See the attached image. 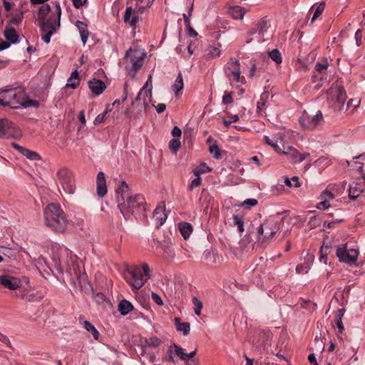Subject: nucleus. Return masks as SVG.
<instances>
[{"label": "nucleus", "instance_id": "338daca9", "mask_svg": "<svg viewBox=\"0 0 365 365\" xmlns=\"http://www.w3.org/2000/svg\"><path fill=\"white\" fill-rule=\"evenodd\" d=\"M174 353H175L174 348L173 347V346H170V348L168 350V360L170 361H173V362H175L174 357H173Z\"/></svg>", "mask_w": 365, "mask_h": 365}, {"label": "nucleus", "instance_id": "49530a36", "mask_svg": "<svg viewBox=\"0 0 365 365\" xmlns=\"http://www.w3.org/2000/svg\"><path fill=\"white\" fill-rule=\"evenodd\" d=\"M329 63L327 60H325L324 63L317 62L315 65V69L319 73H323L327 69Z\"/></svg>", "mask_w": 365, "mask_h": 365}, {"label": "nucleus", "instance_id": "0e129e2a", "mask_svg": "<svg viewBox=\"0 0 365 365\" xmlns=\"http://www.w3.org/2000/svg\"><path fill=\"white\" fill-rule=\"evenodd\" d=\"M361 38H362V31L360 29H358L355 33V39H356L357 46L360 45Z\"/></svg>", "mask_w": 365, "mask_h": 365}, {"label": "nucleus", "instance_id": "a878e982", "mask_svg": "<svg viewBox=\"0 0 365 365\" xmlns=\"http://www.w3.org/2000/svg\"><path fill=\"white\" fill-rule=\"evenodd\" d=\"M76 26H77L78 31L80 33L81 41L83 44L85 45L88 40L89 34L87 28V24L83 21H77L76 23Z\"/></svg>", "mask_w": 365, "mask_h": 365}, {"label": "nucleus", "instance_id": "f257e3e1", "mask_svg": "<svg viewBox=\"0 0 365 365\" xmlns=\"http://www.w3.org/2000/svg\"><path fill=\"white\" fill-rule=\"evenodd\" d=\"M56 15L53 14L50 18L46 19L47 15L51 11V6L48 4H43L38 13V19L39 20V27L42 31V40L48 43L51 36L60 27V20L61 15V9L59 3L56 4Z\"/></svg>", "mask_w": 365, "mask_h": 365}, {"label": "nucleus", "instance_id": "58836bf2", "mask_svg": "<svg viewBox=\"0 0 365 365\" xmlns=\"http://www.w3.org/2000/svg\"><path fill=\"white\" fill-rule=\"evenodd\" d=\"M268 56L277 64L282 63V56L280 52L277 49H273L268 52Z\"/></svg>", "mask_w": 365, "mask_h": 365}, {"label": "nucleus", "instance_id": "6e6552de", "mask_svg": "<svg viewBox=\"0 0 365 365\" xmlns=\"http://www.w3.org/2000/svg\"><path fill=\"white\" fill-rule=\"evenodd\" d=\"M336 255L341 262L346 263L349 265L356 264L359 250L356 249H348L346 244H341L336 247Z\"/></svg>", "mask_w": 365, "mask_h": 365}, {"label": "nucleus", "instance_id": "79ce46f5", "mask_svg": "<svg viewBox=\"0 0 365 365\" xmlns=\"http://www.w3.org/2000/svg\"><path fill=\"white\" fill-rule=\"evenodd\" d=\"M324 8H325V3L321 2L318 5L317 8L316 9V10L313 14L312 19L311 20V23L314 22V21L315 19H317L322 14V12L324 10Z\"/></svg>", "mask_w": 365, "mask_h": 365}, {"label": "nucleus", "instance_id": "3c124183", "mask_svg": "<svg viewBox=\"0 0 365 365\" xmlns=\"http://www.w3.org/2000/svg\"><path fill=\"white\" fill-rule=\"evenodd\" d=\"M108 110V108H106V110L104 111V113H101V114H99L94 120L93 121V124L95 125H99L101 124V123L103 122L104 119H105V117H106V115L107 114Z\"/></svg>", "mask_w": 365, "mask_h": 365}, {"label": "nucleus", "instance_id": "cd10ccee", "mask_svg": "<svg viewBox=\"0 0 365 365\" xmlns=\"http://www.w3.org/2000/svg\"><path fill=\"white\" fill-rule=\"evenodd\" d=\"M269 93L264 92L261 94L259 101L257 102V113L259 115H263L264 113V106L267 99L269 98Z\"/></svg>", "mask_w": 365, "mask_h": 365}, {"label": "nucleus", "instance_id": "6ab92c4d", "mask_svg": "<svg viewBox=\"0 0 365 365\" xmlns=\"http://www.w3.org/2000/svg\"><path fill=\"white\" fill-rule=\"evenodd\" d=\"M165 205L162 202L155 209L153 212V219L155 220L158 226L163 225L166 219L167 215L165 212Z\"/></svg>", "mask_w": 365, "mask_h": 365}, {"label": "nucleus", "instance_id": "423d86ee", "mask_svg": "<svg viewBox=\"0 0 365 365\" xmlns=\"http://www.w3.org/2000/svg\"><path fill=\"white\" fill-rule=\"evenodd\" d=\"M150 277V268L147 264L139 267H127L124 272L125 281L135 289H140Z\"/></svg>", "mask_w": 365, "mask_h": 365}, {"label": "nucleus", "instance_id": "a211bd4d", "mask_svg": "<svg viewBox=\"0 0 365 365\" xmlns=\"http://www.w3.org/2000/svg\"><path fill=\"white\" fill-rule=\"evenodd\" d=\"M123 20L125 23H129L130 26L135 29L137 24L141 21L142 19L136 14V11H133L131 7H128L125 10Z\"/></svg>", "mask_w": 365, "mask_h": 365}, {"label": "nucleus", "instance_id": "dca6fc26", "mask_svg": "<svg viewBox=\"0 0 365 365\" xmlns=\"http://www.w3.org/2000/svg\"><path fill=\"white\" fill-rule=\"evenodd\" d=\"M0 284L9 290H16L21 285L19 278L14 277L9 274L0 275Z\"/></svg>", "mask_w": 365, "mask_h": 365}, {"label": "nucleus", "instance_id": "4d7b16f0", "mask_svg": "<svg viewBox=\"0 0 365 365\" xmlns=\"http://www.w3.org/2000/svg\"><path fill=\"white\" fill-rule=\"evenodd\" d=\"M197 178H195L190 185V189L192 190L195 187H197L200 185L201 184V178L199 175H196Z\"/></svg>", "mask_w": 365, "mask_h": 365}, {"label": "nucleus", "instance_id": "f8f14e48", "mask_svg": "<svg viewBox=\"0 0 365 365\" xmlns=\"http://www.w3.org/2000/svg\"><path fill=\"white\" fill-rule=\"evenodd\" d=\"M269 26V21L266 17L260 19L256 24V31L252 32V35L255 36V38L257 39L258 42L264 41L266 39L269 38L267 30ZM254 38H252V40Z\"/></svg>", "mask_w": 365, "mask_h": 365}, {"label": "nucleus", "instance_id": "bf43d9fd", "mask_svg": "<svg viewBox=\"0 0 365 365\" xmlns=\"http://www.w3.org/2000/svg\"><path fill=\"white\" fill-rule=\"evenodd\" d=\"M239 120L238 115H234L230 120L224 119L223 123L226 127H228L232 122H237Z\"/></svg>", "mask_w": 365, "mask_h": 365}, {"label": "nucleus", "instance_id": "9d476101", "mask_svg": "<svg viewBox=\"0 0 365 365\" xmlns=\"http://www.w3.org/2000/svg\"><path fill=\"white\" fill-rule=\"evenodd\" d=\"M225 73L231 83H244L245 78L242 76L240 71V64L238 61H232L227 63L225 67Z\"/></svg>", "mask_w": 365, "mask_h": 365}, {"label": "nucleus", "instance_id": "c85d7f7f", "mask_svg": "<svg viewBox=\"0 0 365 365\" xmlns=\"http://www.w3.org/2000/svg\"><path fill=\"white\" fill-rule=\"evenodd\" d=\"M80 83V78L79 74L77 71V70L73 71L70 77L68 78L67 83H66V87H69L71 88H76Z\"/></svg>", "mask_w": 365, "mask_h": 365}, {"label": "nucleus", "instance_id": "473e14b6", "mask_svg": "<svg viewBox=\"0 0 365 365\" xmlns=\"http://www.w3.org/2000/svg\"><path fill=\"white\" fill-rule=\"evenodd\" d=\"M179 230L180 231L181 235L184 237L185 240H187L190 236V234L192 232V225L187 222H180L178 225Z\"/></svg>", "mask_w": 365, "mask_h": 365}, {"label": "nucleus", "instance_id": "9b49d317", "mask_svg": "<svg viewBox=\"0 0 365 365\" xmlns=\"http://www.w3.org/2000/svg\"><path fill=\"white\" fill-rule=\"evenodd\" d=\"M284 155L288 157L292 163H300L309 156L307 153H301L296 148L289 145H283L281 151Z\"/></svg>", "mask_w": 365, "mask_h": 365}, {"label": "nucleus", "instance_id": "c9c22d12", "mask_svg": "<svg viewBox=\"0 0 365 365\" xmlns=\"http://www.w3.org/2000/svg\"><path fill=\"white\" fill-rule=\"evenodd\" d=\"M183 88L184 83L182 76L181 73H179L175 81V83L173 86V90L175 93V94L178 95V93L183 89Z\"/></svg>", "mask_w": 365, "mask_h": 365}, {"label": "nucleus", "instance_id": "412c9836", "mask_svg": "<svg viewBox=\"0 0 365 365\" xmlns=\"http://www.w3.org/2000/svg\"><path fill=\"white\" fill-rule=\"evenodd\" d=\"M97 194L98 197H103L107 193V186L105 175L103 172H99L96 178Z\"/></svg>", "mask_w": 365, "mask_h": 365}, {"label": "nucleus", "instance_id": "e2e57ef3", "mask_svg": "<svg viewBox=\"0 0 365 365\" xmlns=\"http://www.w3.org/2000/svg\"><path fill=\"white\" fill-rule=\"evenodd\" d=\"M182 134L181 130L178 127L175 126L172 130V135L174 138H179Z\"/></svg>", "mask_w": 365, "mask_h": 365}, {"label": "nucleus", "instance_id": "c03bdc74", "mask_svg": "<svg viewBox=\"0 0 365 365\" xmlns=\"http://www.w3.org/2000/svg\"><path fill=\"white\" fill-rule=\"evenodd\" d=\"M180 146V141L179 138H173L169 143V148L173 153H176Z\"/></svg>", "mask_w": 365, "mask_h": 365}, {"label": "nucleus", "instance_id": "5fc2aeb1", "mask_svg": "<svg viewBox=\"0 0 365 365\" xmlns=\"http://www.w3.org/2000/svg\"><path fill=\"white\" fill-rule=\"evenodd\" d=\"M151 298L158 305H160V306H163V305L164 303H163V301L162 298L157 293L152 292L151 293Z\"/></svg>", "mask_w": 365, "mask_h": 365}, {"label": "nucleus", "instance_id": "680f3d73", "mask_svg": "<svg viewBox=\"0 0 365 365\" xmlns=\"http://www.w3.org/2000/svg\"><path fill=\"white\" fill-rule=\"evenodd\" d=\"M210 170H211L210 168L209 167L206 166L205 164H204L200 169L195 171V175H200V174H202L206 172H210Z\"/></svg>", "mask_w": 365, "mask_h": 365}, {"label": "nucleus", "instance_id": "6e6d98bb", "mask_svg": "<svg viewBox=\"0 0 365 365\" xmlns=\"http://www.w3.org/2000/svg\"><path fill=\"white\" fill-rule=\"evenodd\" d=\"M321 198L322 200H326L327 202H329V200L334 198V195L330 191L325 190L322 193Z\"/></svg>", "mask_w": 365, "mask_h": 365}, {"label": "nucleus", "instance_id": "aec40b11", "mask_svg": "<svg viewBox=\"0 0 365 365\" xmlns=\"http://www.w3.org/2000/svg\"><path fill=\"white\" fill-rule=\"evenodd\" d=\"M88 87L93 94L98 96L104 91L106 85L101 80L93 78L88 81Z\"/></svg>", "mask_w": 365, "mask_h": 365}, {"label": "nucleus", "instance_id": "13d9d810", "mask_svg": "<svg viewBox=\"0 0 365 365\" xmlns=\"http://www.w3.org/2000/svg\"><path fill=\"white\" fill-rule=\"evenodd\" d=\"M232 102V93L225 92L222 97V103L224 104L231 103Z\"/></svg>", "mask_w": 365, "mask_h": 365}, {"label": "nucleus", "instance_id": "72a5a7b5", "mask_svg": "<svg viewBox=\"0 0 365 365\" xmlns=\"http://www.w3.org/2000/svg\"><path fill=\"white\" fill-rule=\"evenodd\" d=\"M245 13V9L239 6L230 7L229 9V14L235 19H241L243 18Z\"/></svg>", "mask_w": 365, "mask_h": 365}, {"label": "nucleus", "instance_id": "20e7f679", "mask_svg": "<svg viewBox=\"0 0 365 365\" xmlns=\"http://www.w3.org/2000/svg\"><path fill=\"white\" fill-rule=\"evenodd\" d=\"M122 201L118 202V207L126 220L143 213L145 210V199L140 194H133L131 196H125Z\"/></svg>", "mask_w": 365, "mask_h": 365}, {"label": "nucleus", "instance_id": "864d4df0", "mask_svg": "<svg viewBox=\"0 0 365 365\" xmlns=\"http://www.w3.org/2000/svg\"><path fill=\"white\" fill-rule=\"evenodd\" d=\"M328 246H322L321 248V257H320V261L324 262V264H327V250H329Z\"/></svg>", "mask_w": 365, "mask_h": 365}, {"label": "nucleus", "instance_id": "5701e85b", "mask_svg": "<svg viewBox=\"0 0 365 365\" xmlns=\"http://www.w3.org/2000/svg\"><path fill=\"white\" fill-rule=\"evenodd\" d=\"M202 257L205 260L211 263H219L223 260L222 257L220 256L217 252L213 249L205 250Z\"/></svg>", "mask_w": 365, "mask_h": 365}, {"label": "nucleus", "instance_id": "774afa93", "mask_svg": "<svg viewBox=\"0 0 365 365\" xmlns=\"http://www.w3.org/2000/svg\"><path fill=\"white\" fill-rule=\"evenodd\" d=\"M166 108V106L164 103H158L157 106H155L156 111L158 113H163Z\"/></svg>", "mask_w": 365, "mask_h": 365}, {"label": "nucleus", "instance_id": "a19ab883", "mask_svg": "<svg viewBox=\"0 0 365 365\" xmlns=\"http://www.w3.org/2000/svg\"><path fill=\"white\" fill-rule=\"evenodd\" d=\"M209 151L215 159H220L221 158L220 150L215 143L210 145Z\"/></svg>", "mask_w": 365, "mask_h": 365}, {"label": "nucleus", "instance_id": "de8ad7c7", "mask_svg": "<svg viewBox=\"0 0 365 365\" xmlns=\"http://www.w3.org/2000/svg\"><path fill=\"white\" fill-rule=\"evenodd\" d=\"M315 348L319 351H323L324 349V342L320 336H316L314 339Z\"/></svg>", "mask_w": 365, "mask_h": 365}, {"label": "nucleus", "instance_id": "69168bd1", "mask_svg": "<svg viewBox=\"0 0 365 365\" xmlns=\"http://www.w3.org/2000/svg\"><path fill=\"white\" fill-rule=\"evenodd\" d=\"M282 182L283 183L287 185V187H294V184L292 183V180H290L289 178L287 177V176H284L282 178Z\"/></svg>", "mask_w": 365, "mask_h": 365}, {"label": "nucleus", "instance_id": "4c0bfd02", "mask_svg": "<svg viewBox=\"0 0 365 365\" xmlns=\"http://www.w3.org/2000/svg\"><path fill=\"white\" fill-rule=\"evenodd\" d=\"M162 250H163L164 254L167 257L174 258L175 256L174 250L172 248V245L170 242H168L161 246Z\"/></svg>", "mask_w": 365, "mask_h": 365}, {"label": "nucleus", "instance_id": "ddd939ff", "mask_svg": "<svg viewBox=\"0 0 365 365\" xmlns=\"http://www.w3.org/2000/svg\"><path fill=\"white\" fill-rule=\"evenodd\" d=\"M331 96L334 100L333 107L334 110H341L347 98L345 90L340 86H336L331 90Z\"/></svg>", "mask_w": 365, "mask_h": 365}, {"label": "nucleus", "instance_id": "7c9ffc66", "mask_svg": "<svg viewBox=\"0 0 365 365\" xmlns=\"http://www.w3.org/2000/svg\"><path fill=\"white\" fill-rule=\"evenodd\" d=\"M145 91V94L149 97L151 98L152 96V77L150 76L148 77V79L147 80L144 86L141 88L140 93H138L135 102H137L140 99V96L143 93V92Z\"/></svg>", "mask_w": 365, "mask_h": 365}, {"label": "nucleus", "instance_id": "f704fd0d", "mask_svg": "<svg viewBox=\"0 0 365 365\" xmlns=\"http://www.w3.org/2000/svg\"><path fill=\"white\" fill-rule=\"evenodd\" d=\"M4 36L10 43H14L18 41V35L14 28L9 27L4 30Z\"/></svg>", "mask_w": 365, "mask_h": 365}, {"label": "nucleus", "instance_id": "052dcab7", "mask_svg": "<svg viewBox=\"0 0 365 365\" xmlns=\"http://www.w3.org/2000/svg\"><path fill=\"white\" fill-rule=\"evenodd\" d=\"M330 206L329 202L326 200H322L320 202H319L317 205V207L319 210H325Z\"/></svg>", "mask_w": 365, "mask_h": 365}, {"label": "nucleus", "instance_id": "ea45409f", "mask_svg": "<svg viewBox=\"0 0 365 365\" xmlns=\"http://www.w3.org/2000/svg\"><path fill=\"white\" fill-rule=\"evenodd\" d=\"M192 303L194 305V312L195 314L197 316L201 314V310L202 309V302L196 297L192 298Z\"/></svg>", "mask_w": 365, "mask_h": 365}, {"label": "nucleus", "instance_id": "09e8293b", "mask_svg": "<svg viewBox=\"0 0 365 365\" xmlns=\"http://www.w3.org/2000/svg\"><path fill=\"white\" fill-rule=\"evenodd\" d=\"M221 51L218 47L211 46L209 48V54L212 58H216L220 56Z\"/></svg>", "mask_w": 365, "mask_h": 365}, {"label": "nucleus", "instance_id": "393cba45", "mask_svg": "<svg viewBox=\"0 0 365 365\" xmlns=\"http://www.w3.org/2000/svg\"><path fill=\"white\" fill-rule=\"evenodd\" d=\"M13 147L20 151L24 155H25L27 158L32 160H40L39 155L34 151H31L25 148H23L16 143H13Z\"/></svg>", "mask_w": 365, "mask_h": 365}, {"label": "nucleus", "instance_id": "2f4dec72", "mask_svg": "<svg viewBox=\"0 0 365 365\" xmlns=\"http://www.w3.org/2000/svg\"><path fill=\"white\" fill-rule=\"evenodd\" d=\"M133 309V304L125 299L121 300L118 304V311L122 315L128 314Z\"/></svg>", "mask_w": 365, "mask_h": 365}, {"label": "nucleus", "instance_id": "7ed1b4c3", "mask_svg": "<svg viewBox=\"0 0 365 365\" xmlns=\"http://www.w3.org/2000/svg\"><path fill=\"white\" fill-rule=\"evenodd\" d=\"M0 105L11 108H20L29 106L37 107L38 102L27 99L24 89L16 87L0 91Z\"/></svg>", "mask_w": 365, "mask_h": 365}, {"label": "nucleus", "instance_id": "8fccbe9b", "mask_svg": "<svg viewBox=\"0 0 365 365\" xmlns=\"http://www.w3.org/2000/svg\"><path fill=\"white\" fill-rule=\"evenodd\" d=\"M233 219L235 224L237 225L238 230L242 232L244 231L242 220L237 215H234Z\"/></svg>", "mask_w": 365, "mask_h": 365}, {"label": "nucleus", "instance_id": "f3484780", "mask_svg": "<svg viewBox=\"0 0 365 365\" xmlns=\"http://www.w3.org/2000/svg\"><path fill=\"white\" fill-rule=\"evenodd\" d=\"M126 58L130 61L135 70H138L141 68L143 53L140 51L130 48L126 52Z\"/></svg>", "mask_w": 365, "mask_h": 365}, {"label": "nucleus", "instance_id": "37998d69", "mask_svg": "<svg viewBox=\"0 0 365 365\" xmlns=\"http://www.w3.org/2000/svg\"><path fill=\"white\" fill-rule=\"evenodd\" d=\"M173 347L174 348L175 354L178 356L180 359L186 361L187 360V354L184 352L183 349L177 344H173Z\"/></svg>", "mask_w": 365, "mask_h": 365}, {"label": "nucleus", "instance_id": "4468645a", "mask_svg": "<svg viewBox=\"0 0 365 365\" xmlns=\"http://www.w3.org/2000/svg\"><path fill=\"white\" fill-rule=\"evenodd\" d=\"M19 133L16 125L7 118L0 119V138L17 135Z\"/></svg>", "mask_w": 365, "mask_h": 365}, {"label": "nucleus", "instance_id": "bb28decb", "mask_svg": "<svg viewBox=\"0 0 365 365\" xmlns=\"http://www.w3.org/2000/svg\"><path fill=\"white\" fill-rule=\"evenodd\" d=\"M117 192H118V197H117L118 202L120 201H122L123 200L122 198H124L125 196H131L134 194V193H130L129 192V187L125 181L121 182L120 185L118 187V188L117 190Z\"/></svg>", "mask_w": 365, "mask_h": 365}, {"label": "nucleus", "instance_id": "c756f323", "mask_svg": "<svg viewBox=\"0 0 365 365\" xmlns=\"http://www.w3.org/2000/svg\"><path fill=\"white\" fill-rule=\"evenodd\" d=\"M175 324L176 329L178 331H182L185 336H187L190 330V325L188 322H181L180 319L178 317L175 319Z\"/></svg>", "mask_w": 365, "mask_h": 365}, {"label": "nucleus", "instance_id": "4be33fe9", "mask_svg": "<svg viewBox=\"0 0 365 365\" xmlns=\"http://www.w3.org/2000/svg\"><path fill=\"white\" fill-rule=\"evenodd\" d=\"M77 282L78 287L82 292L86 294H91L93 291L92 287L88 280V277L86 274H79L77 277Z\"/></svg>", "mask_w": 365, "mask_h": 365}, {"label": "nucleus", "instance_id": "603ef678", "mask_svg": "<svg viewBox=\"0 0 365 365\" xmlns=\"http://www.w3.org/2000/svg\"><path fill=\"white\" fill-rule=\"evenodd\" d=\"M310 268V264L309 263H306L305 265L298 264L296 267V271L297 273H307L308 269Z\"/></svg>", "mask_w": 365, "mask_h": 365}, {"label": "nucleus", "instance_id": "f03ea898", "mask_svg": "<svg viewBox=\"0 0 365 365\" xmlns=\"http://www.w3.org/2000/svg\"><path fill=\"white\" fill-rule=\"evenodd\" d=\"M285 220V217H277L264 220L257 230L255 244L262 247L267 246L275 235L282 233V237H284L287 232V230H283L282 228L283 222Z\"/></svg>", "mask_w": 365, "mask_h": 365}, {"label": "nucleus", "instance_id": "2eb2a0df", "mask_svg": "<svg viewBox=\"0 0 365 365\" xmlns=\"http://www.w3.org/2000/svg\"><path fill=\"white\" fill-rule=\"evenodd\" d=\"M264 142L270 145L277 153H281L284 145V138L283 134L277 133L271 136H264Z\"/></svg>", "mask_w": 365, "mask_h": 365}, {"label": "nucleus", "instance_id": "0eeeda50", "mask_svg": "<svg viewBox=\"0 0 365 365\" xmlns=\"http://www.w3.org/2000/svg\"><path fill=\"white\" fill-rule=\"evenodd\" d=\"M56 182L61 193L72 194L74 192V184L72 173L66 168H61L56 174Z\"/></svg>", "mask_w": 365, "mask_h": 365}, {"label": "nucleus", "instance_id": "b1692460", "mask_svg": "<svg viewBox=\"0 0 365 365\" xmlns=\"http://www.w3.org/2000/svg\"><path fill=\"white\" fill-rule=\"evenodd\" d=\"M362 192L363 188L360 183L353 182L349 185V197L350 199H356Z\"/></svg>", "mask_w": 365, "mask_h": 365}, {"label": "nucleus", "instance_id": "e433bc0d", "mask_svg": "<svg viewBox=\"0 0 365 365\" xmlns=\"http://www.w3.org/2000/svg\"><path fill=\"white\" fill-rule=\"evenodd\" d=\"M84 328L89 332H91L96 340L98 339L99 332L95 328V327L90 323L88 321L83 322Z\"/></svg>", "mask_w": 365, "mask_h": 365}, {"label": "nucleus", "instance_id": "39448f33", "mask_svg": "<svg viewBox=\"0 0 365 365\" xmlns=\"http://www.w3.org/2000/svg\"><path fill=\"white\" fill-rule=\"evenodd\" d=\"M44 220L47 226L53 230L63 232L65 231L68 221L63 211L55 204H49L44 210Z\"/></svg>", "mask_w": 365, "mask_h": 365}, {"label": "nucleus", "instance_id": "a18cd8bd", "mask_svg": "<svg viewBox=\"0 0 365 365\" xmlns=\"http://www.w3.org/2000/svg\"><path fill=\"white\" fill-rule=\"evenodd\" d=\"M145 341L146 346L153 347L158 346L161 343L160 339L156 336L151 337L149 339H145Z\"/></svg>", "mask_w": 365, "mask_h": 365}, {"label": "nucleus", "instance_id": "1a4fd4ad", "mask_svg": "<svg viewBox=\"0 0 365 365\" xmlns=\"http://www.w3.org/2000/svg\"><path fill=\"white\" fill-rule=\"evenodd\" d=\"M322 120L323 115L321 110H317L315 113H309L304 110L299 118V122L304 129L314 130Z\"/></svg>", "mask_w": 365, "mask_h": 365}]
</instances>
